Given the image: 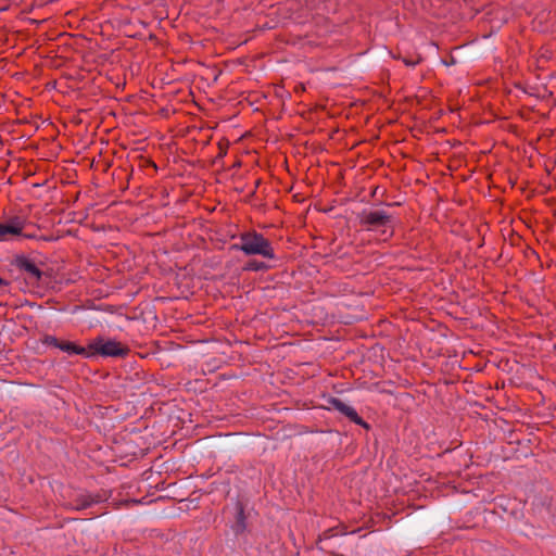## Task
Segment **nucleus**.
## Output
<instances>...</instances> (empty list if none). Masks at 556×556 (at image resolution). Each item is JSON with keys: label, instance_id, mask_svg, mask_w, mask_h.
Instances as JSON below:
<instances>
[{"label": "nucleus", "instance_id": "12", "mask_svg": "<svg viewBox=\"0 0 556 556\" xmlns=\"http://www.w3.org/2000/svg\"><path fill=\"white\" fill-rule=\"evenodd\" d=\"M45 342L48 345H53L54 348L59 349V345L61 344V341H59L55 337L48 336L45 340Z\"/></svg>", "mask_w": 556, "mask_h": 556}, {"label": "nucleus", "instance_id": "3", "mask_svg": "<svg viewBox=\"0 0 556 556\" xmlns=\"http://www.w3.org/2000/svg\"><path fill=\"white\" fill-rule=\"evenodd\" d=\"M88 349L90 351V353H88L89 356L101 355L104 357H124L129 353L128 346L116 340L104 339L103 337H98L91 340L88 344Z\"/></svg>", "mask_w": 556, "mask_h": 556}, {"label": "nucleus", "instance_id": "11", "mask_svg": "<svg viewBox=\"0 0 556 556\" xmlns=\"http://www.w3.org/2000/svg\"><path fill=\"white\" fill-rule=\"evenodd\" d=\"M328 404L336 410H338L339 413H341L342 415H344L345 410H348V407L350 405L345 404L343 401H341L340 399L338 397H330L328 400Z\"/></svg>", "mask_w": 556, "mask_h": 556}, {"label": "nucleus", "instance_id": "10", "mask_svg": "<svg viewBox=\"0 0 556 556\" xmlns=\"http://www.w3.org/2000/svg\"><path fill=\"white\" fill-rule=\"evenodd\" d=\"M268 268H269V266L266 263L260 262L256 260H250L244 266L245 270H253V271H264V270H267Z\"/></svg>", "mask_w": 556, "mask_h": 556}, {"label": "nucleus", "instance_id": "9", "mask_svg": "<svg viewBox=\"0 0 556 556\" xmlns=\"http://www.w3.org/2000/svg\"><path fill=\"white\" fill-rule=\"evenodd\" d=\"M344 416L356 425H359L366 429L369 428V425L358 416V414L352 406L348 407V410H345Z\"/></svg>", "mask_w": 556, "mask_h": 556}, {"label": "nucleus", "instance_id": "1", "mask_svg": "<svg viewBox=\"0 0 556 556\" xmlns=\"http://www.w3.org/2000/svg\"><path fill=\"white\" fill-rule=\"evenodd\" d=\"M240 243L232 244L231 250L242 251L245 255H261L265 258H275L274 249L268 239L256 231L240 235Z\"/></svg>", "mask_w": 556, "mask_h": 556}, {"label": "nucleus", "instance_id": "7", "mask_svg": "<svg viewBox=\"0 0 556 556\" xmlns=\"http://www.w3.org/2000/svg\"><path fill=\"white\" fill-rule=\"evenodd\" d=\"M247 528L245 525V515H244V508L243 505L238 502L236 504V521L232 525V530L236 534L242 533Z\"/></svg>", "mask_w": 556, "mask_h": 556}, {"label": "nucleus", "instance_id": "13", "mask_svg": "<svg viewBox=\"0 0 556 556\" xmlns=\"http://www.w3.org/2000/svg\"><path fill=\"white\" fill-rule=\"evenodd\" d=\"M403 62L408 66H415L416 64H418L419 60L413 61L408 59H403Z\"/></svg>", "mask_w": 556, "mask_h": 556}, {"label": "nucleus", "instance_id": "8", "mask_svg": "<svg viewBox=\"0 0 556 556\" xmlns=\"http://www.w3.org/2000/svg\"><path fill=\"white\" fill-rule=\"evenodd\" d=\"M59 349L68 354H78V355L89 356V354L85 348L78 346L75 343L70 342V341H61Z\"/></svg>", "mask_w": 556, "mask_h": 556}, {"label": "nucleus", "instance_id": "2", "mask_svg": "<svg viewBox=\"0 0 556 556\" xmlns=\"http://www.w3.org/2000/svg\"><path fill=\"white\" fill-rule=\"evenodd\" d=\"M359 224L368 230L382 228L383 235L392 236L393 233V217L384 210L363 211L359 214Z\"/></svg>", "mask_w": 556, "mask_h": 556}, {"label": "nucleus", "instance_id": "14", "mask_svg": "<svg viewBox=\"0 0 556 556\" xmlns=\"http://www.w3.org/2000/svg\"><path fill=\"white\" fill-rule=\"evenodd\" d=\"M9 282L0 277V290L8 287Z\"/></svg>", "mask_w": 556, "mask_h": 556}, {"label": "nucleus", "instance_id": "4", "mask_svg": "<svg viewBox=\"0 0 556 556\" xmlns=\"http://www.w3.org/2000/svg\"><path fill=\"white\" fill-rule=\"evenodd\" d=\"M26 220L24 217L15 215L0 222V241H9L16 237L33 238L31 235H24L23 230Z\"/></svg>", "mask_w": 556, "mask_h": 556}, {"label": "nucleus", "instance_id": "5", "mask_svg": "<svg viewBox=\"0 0 556 556\" xmlns=\"http://www.w3.org/2000/svg\"><path fill=\"white\" fill-rule=\"evenodd\" d=\"M17 269L27 274L28 279L31 281L38 282L42 277V271L38 268V266L28 257L24 255H17L12 262Z\"/></svg>", "mask_w": 556, "mask_h": 556}, {"label": "nucleus", "instance_id": "6", "mask_svg": "<svg viewBox=\"0 0 556 556\" xmlns=\"http://www.w3.org/2000/svg\"><path fill=\"white\" fill-rule=\"evenodd\" d=\"M101 502L103 498L100 494L86 493L77 495L67 504V507L74 510H84Z\"/></svg>", "mask_w": 556, "mask_h": 556}]
</instances>
